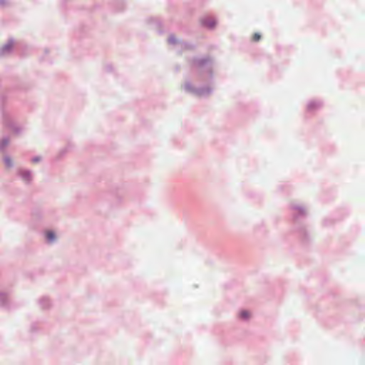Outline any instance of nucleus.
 Masks as SVG:
<instances>
[{"label":"nucleus","instance_id":"f257e3e1","mask_svg":"<svg viewBox=\"0 0 365 365\" xmlns=\"http://www.w3.org/2000/svg\"><path fill=\"white\" fill-rule=\"evenodd\" d=\"M202 23H203V24L206 25L207 26H208L210 28H212L215 25V21L212 19H204V20H202Z\"/></svg>","mask_w":365,"mask_h":365},{"label":"nucleus","instance_id":"0eeeda50","mask_svg":"<svg viewBox=\"0 0 365 365\" xmlns=\"http://www.w3.org/2000/svg\"><path fill=\"white\" fill-rule=\"evenodd\" d=\"M5 48H8V49H9V47H7V46H6V47H5V48H3V49H2V50H5Z\"/></svg>","mask_w":365,"mask_h":365},{"label":"nucleus","instance_id":"39448f33","mask_svg":"<svg viewBox=\"0 0 365 365\" xmlns=\"http://www.w3.org/2000/svg\"><path fill=\"white\" fill-rule=\"evenodd\" d=\"M4 162L6 165L7 167H11L12 165V162H11V160L9 158H6L4 159Z\"/></svg>","mask_w":365,"mask_h":365},{"label":"nucleus","instance_id":"6e6552de","mask_svg":"<svg viewBox=\"0 0 365 365\" xmlns=\"http://www.w3.org/2000/svg\"><path fill=\"white\" fill-rule=\"evenodd\" d=\"M309 108L311 109V108H312V105L311 104L309 105Z\"/></svg>","mask_w":365,"mask_h":365},{"label":"nucleus","instance_id":"f03ea898","mask_svg":"<svg viewBox=\"0 0 365 365\" xmlns=\"http://www.w3.org/2000/svg\"><path fill=\"white\" fill-rule=\"evenodd\" d=\"M46 238L49 242H52L55 240V235L51 231H48L46 232Z\"/></svg>","mask_w":365,"mask_h":365},{"label":"nucleus","instance_id":"20e7f679","mask_svg":"<svg viewBox=\"0 0 365 365\" xmlns=\"http://www.w3.org/2000/svg\"><path fill=\"white\" fill-rule=\"evenodd\" d=\"M261 38V36L258 33H255L254 34V35L252 36V41H255V42H257L258 41H259Z\"/></svg>","mask_w":365,"mask_h":365},{"label":"nucleus","instance_id":"423d86ee","mask_svg":"<svg viewBox=\"0 0 365 365\" xmlns=\"http://www.w3.org/2000/svg\"><path fill=\"white\" fill-rule=\"evenodd\" d=\"M24 177L25 178V180H29L30 179V174L29 173H24Z\"/></svg>","mask_w":365,"mask_h":365},{"label":"nucleus","instance_id":"7ed1b4c3","mask_svg":"<svg viewBox=\"0 0 365 365\" xmlns=\"http://www.w3.org/2000/svg\"><path fill=\"white\" fill-rule=\"evenodd\" d=\"M240 316L242 319H246L250 317V314L249 312L244 310V311L240 312Z\"/></svg>","mask_w":365,"mask_h":365}]
</instances>
